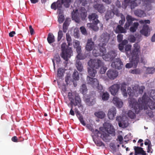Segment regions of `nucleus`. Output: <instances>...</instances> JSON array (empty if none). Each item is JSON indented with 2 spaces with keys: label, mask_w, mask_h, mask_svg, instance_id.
Listing matches in <instances>:
<instances>
[{
  "label": "nucleus",
  "mask_w": 155,
  "mask_h": 155,
  "mask_svg": "<svg viewBox=\"0 0 155 155\" xmlns=\"http://www.w3.org/2000/svg\"><path fill=\"white\" fill-rule=\"evenodd\" d=\"M144 89V87H139L138 85L133 87L132 89L130 87H128L129 105L132 110L136 113H138L140 110L143 109L144 110L147 109L148 107L151 110L155 109V103L148 97L146 94H145L142 98L138 100V102L134 98H131L134 95L137 97L138 94H142Z\"/></svg>",
  "instance_id": "1"
},
{
  "label": "nucleus",
  "mask_w": 155,
  "mask_h": 155,
  "mask_svg": "<svg viewBox=\"0 0 155 155\" xmlns=\"http://www.w3.org/2000/svg\"><path fill=\"white\" fill-rule=\"evenodd\" d=\"M110 38V35L107 33H104L100 36L99 45V50L97 47H95L93 51V55L95 57L102 56L103 58L105 61H110L115 58L117 54L115 51H111L109 53L105 54V49L104 47L106 46Z\"/></svg>",
  "instance_id": "2"
},
{
  "label": "nucleus",
  "mask_w": 155,
  "mask_h": 155,
  "mask_svg": "<svg viewBox=\"0 0 155 155\" xmlns=\"http://www.w3.org/2000/svg\"><path fill=\"white\" fill-rule=\"evenodd\" d=\"M100 132L97 130L93 131L92 136L93 141L95 144L98 146H104L103 143L100 140H97L95 139L96 137L99 136L101 134V137L105 141H107L109 140L108 134L114 135L115 131L113 126L110 124L108 123H105L103 125V127L100 128Z\"/></svg>",
  "instance_id": "3"
},
{
  "label": "nucleus",
  "mask_w": 155,
  "mask_h": 155,
  "mask_svg": "<svg viewBox=\"0 0 155 155\" xmlns=\"http://www.w3.org/2000/svg\"><path fill=\"white\" fill-rule=\"evenodd\" d=\"M71 1V0H58L56 2H54L52 4L51 6L52 9L54 10L56 9H58V13L59 14L58 21L59 23H62L64 20V17L62 14L63 10L61 7L62 3L65 7L68 8L69 6V3Z\"/></svg>",
  "instance_id": "4"
},
{
  "label": "nucleus",
  "mask_w": 155,
  "mask_h": 155,
  "mask_svg": "<svg viewBox=\"0 0 155 155\" xmlns=\"http://www.w3.org/2000/svg\"><path fill=\"white\" fill-rule=\"evenodd\" d=\"M140 1L143 2L145 10L148 11L151 9V0H135L133 1L131 0H125L122 3V7L125 8L127 5H130L132 9L140 4Z\"/></svg>",
  "instance_id": "5"
},
{
  "label": "nucleus",
  "mask_w": 155,
  "mask_h": 155,
  "mask_svg": "<svg viewBox=\"0 0 155 155\" xmlns=\"http://www.w3.org/2000/svg\"><path fill=\"white\" fill-rule=\"evenodd\" d=\"M127 21L124 25V28L122 27L120 25H118L114 29L115 32L116 33H125L127 32L126 29H128L129 26L131 25L133 21L134 20L135 18L129 15H127L126 17Z\"/></svg>",
  "instance_id": "6"
},
{
  "label": "nucleus",
  "mask_w": 155,
  "mask_h": 155,
  "mask_svg": "<svg viewBox=\"0 0 155 155\" xmlns=\"http://www.w3.org/2000/svg\"><path fill=\"white\" fill-rule=\"evenodd\" d=\"M66 47L67 45L65 43H63L61 44L62 52L61 54V56L65 61H67L73 55V54L71 48L68 47L66 49Z\"/></svg>",
  "instance_id": "7"
},
{
  "label": "nucleus",
  "mask_w": 155,
  "mask_h": 155,
  "mask_svg": "<svg viewBox=\"0 0 155 155\" xmlns=\"http://www.w3.org/2000/svg\"><path fill=\"white\" fill-rule=\"evenodd\" d=\"M88 18L91 21H92V23L87 24V27L94 31H97L98 27L97 26V25L99 22V21L97 19V15L95 14H92L89 15Z\"/></svg>",
  "instance_id": "8"
},
{
  "label": "nucleus",
  "mask_w": 155,
  "mask_h": 155,
  "mask_svg": "<svg viewBox=\"0 0 155 155\" xmlns=\"http://www.w3.org/2000/svg\"><path fill=\"white\" fill-rule=\"evenodd\" d=\"M68 96L71 104L78 106V108H79L80 109L81 108L82 110V107L81 104V101L79 95L78 94H76L75 96L74 100L73 99L74 96L72 93H69Z\"/></svg>",
  "instance_id": "9"
},
{
  "label": "nucleus",
  "mask_w": 155,
  "mask_h": 155,
  "mask_svg": "<svg viewBox=\"0 0 155 155\" xmlns=\"http://www.w3.org/2000/svg\"><path fill=\"white\" fill-rule=\"evenodd\" d=\"M140 46L137 43H136L134 45V48L132 51V53H130L132 55V57L135 59L134 64H136L138 62L139 55L140 54Z\"/></svg>",
  "instance_id": "10"
},
{
  "label": "nucleus",
  "mask_w": 155,
  "mask_h": 155,
  "mask_svg": "<svg viewBox=\"0 0 155 155\" xmlns=\"http://www.w3.org/2000/svg\"><path fill=\"white\" fill-rule=\"evenodd\" d=\"M139 23L142 24L144 25L143 29L140 31V33L145 36H147L150 35V29L146 24H149L150 21L149 20H141L139 21Z\"/></svg>",
  "instance_id": "11"
},
{
  "label": "nucleus",
  "mask_w": 155,
  "mask_h": 155,
  "mask_svg": "<svg viewBox=\"0 0 155 155\" xmlns=\"http://www.w3.org/2000/svg\"><path fill=\"white\" fill-rule=\"evenodd\" d=\"M87 83L94 88L97 89L101 91H102L103 90L102 86L99 84L98 81L96 78H91L88 76L87 77Z\"/></svg>",
  "instance_id": "12"
},
{
  "label": "nucleus",
  "mask_w": 155,
  "mask_h": 155,
  "mask_svg": "<svg viewBox=\"0 0 155 155\" xmlns=\"http://www.w3.org/2000/svg\"><path fill=\"white\" fill-rule=\"evenodd\" d=\"M88 65L90 67L93 68L94 69H97L103 65V62L97 58L94 59H91L88 62Z\"/></svg>",
  "instance_id": "13"
},
{
  "label": "nucleus",
  "mask_w": 155,
  "mask_h": 155,
  "mask_svg": "<svg viewBox=\"0 0 155 155\" xmlns=\"http://www.w3.org/2000/svg\"><path fill=\"white\" fill-rule=\"evenodd\" d=\"M116 120L118 122V125L120 127L125 128L128 125L127 119L125 116H117L116 118Z\"/></svg>",
  "instance_id": "14"
},
{
  "label": "nucleus",
  "mask_w": 155,
  "mask_h": 155,
  "mask_svg": "<svg viewBox=\"0 0 155 155\" xmlns=\"http://www.w3.org/2000/svg\"><path fill=\"white\" fill-rule=\"evenodd\" d=\"M114 11H108L106 14L105 18L106 20L111 18L114 16V15H115L117 16H119V14L118 11L116 9H115L114 8Z\"/></svg>",
  "instance_id": "15"
},
{
  "label": "nucleus",
  "mask_w": 155,
  "mask_h": 155,
  "mask_svg": "<svg viewBox=\"0 0 155 155\" xmlns=\"http://www.w3.org/2000/svg\"><path fill=\"white\" fill-rule=\"evenodd\" d=\"M107 77L110 79L114 80L118 75V72L114 69H110L107 73Z\"/></svg>",
  "instance_id": "16"
},
{
  "label": "nucleus",
  "mask_w": 155,
  "mask_h": 155,
  "mask_svg": "<svg viewBox=\"0 0 155 155\" xmlns=\"http://www.w3.org/2000/svg\"><path fill=\"white\" fill-rule=\"evenodd\" d=\"M120 86L119 84H116L109 88V91L112 95L114 96L117 94L120 88Z\"/></svg>",
  "instance_id": "17"
},
{
  "label": "nucleus",
  "mask_w": 155,
  "mask_h": 155,
  "mask_svg": "<svg viewBox=\"0 0 155 155\" xmlns=\"http://www.w3.org/2000/svg\"><path fill=\"white\" fill-rule=\"evenodd\" d=\"M113 103L117 107L120 108L123 105V102L119 98L114 97L112 101Z\"/></svg>",
  "instance_id": "18"
},
{
  "label": "nucleus",
  "mask_w": 155,
  "mask_h": 155,
  "mask_svg": "<svg viewBox=\"0 0 155 155\" xmlns=\"http://www.w3.org/2000/svg\"><path fill=\"white\" fill-rule=\"evenodd\" d=\"M117 113L116 109L115 107H112L108 110L107 116L110 120H113Z\"/></svg>",
  "instance_id": "19"
},
{
  "label": "nucleus",
  "mask_w": 155,
  "mask_h": 155,
  "mask_svg": "<svg viewBox=\"0 0 155 155\" xmlns=\"http://www.w3.org/2000/svg\"><path fill=\"white\" fill-rule=\"evenodd\" d=\"M123 65L122 63L119 59H115L112 63L111 66L113 67L118 69H120Z\"/></svg>",
  "instance_id": "20"
},
{
  "label": "nucleus",
  "mask_w": 155,
  "mask_h": 155,
  "mask_svg": "<svg viewBox=\"0 0 155 155\" xmlns=\"http://www.w3.org/2000/svg\"><path fill=\"white\" fill-rule=\"evenodd\" d=\"M72 20H74L76 22H78L79 20L80 15L78 13V10L77 9L73 10V11L72 12Z\"/></svg>",
  "instance_id": "21"
},
{
  "label": "nucleus",
  "mask_w": 155,
  "mask_h": 155,
  "mask_svg": "<svg viewBox=\"0 0 155 155\" xmlns=\"http://www.w3.org/2000/svg\"><path fill=\"white\" fill-rule=\"evenodd\" d=\"M130 63H127L126 65V67L127 68H130L132 67H136L137 64L138 62L135 64H134V60L135 59L131 57H129Z\"/></svg>",
  "instance_id": "22"
},
{
  "label": "nucleus",
  "mask_w": 155,
  "mask_h": 155,
  "mask_svg": "<svg viewBox=\"0 0 155 155\" xmlns=\"http://www.w3.org/2000/svg\"><path fill=\"white\" fill-rule=\"evenodd\" d=\"M126 88L127 84L124 82L122 83L121 85L120 90L122 94L124 97H127V95Z\"/></svg>",
  "instance_id": "23"
},
{
  "label": "nucleus",
  "mask_w": 155,
  "mask_h": 155,
  "mask_svg": "<svg viewBox=\"0 0 155 155\" xmlns=\"http://www.w3.org/2000/svg\"><path fill=\"white\" fill-rule=\"evenodd\" d=\"M94 47V43L92 41L91 39H88L85 47L86 50L88 51H91L93 49Z\"/></svg>",
  "instance_id": "24"
},
{
  "label": "nucleus",
  "mask_w": 155,
  "mask_h": 155,
  "mask_svg": "<svg viewBox=\"0 0 155 155\" xmlns=\"http://www.w3.org/2000/svg\"><path fill=\"white\" fill-rule=\"evenodd\" d=\"M135 15L137 16L143 18L146 16V14L144 11L141 10H137L134 12Z\"/></svg>",
  "instance_id": "25"
},
{
  "label": "nucleus",
  "mask_w": 155,
  "mask_h": 155,
  "mask_svg": "<svg viewBox=\"0 0 155 155\" xmlns=\"http://www.w3.org/2000/svg\"><path fill=\"white\" fill-rule=\"evenodd\" d=\"M134 149L135 150L136 155L139 153H140L143 155H146V153L143 150L142 148L138 147H134Z\"/></svg>",
  "instance_id": "26"
},
{
  "label": "nucleus",
  "mask_w": 155,
  "mask_h": 155,
  "mask_svg": "<svg viewBox=\"0 0 155 155\" xmlns=\"http://www.w3.org/2000/svg\"><path fill=\"white\" fill-rule=\"evenodd\" d=\"M131 45H127L125 46V50L127 56L128 57H132V55L130 53H132L131 51Z\"/></svg>",
  "instance_id": "27"
},
{
  "label": "nucleus",
  "mask_w": 155,
  "mask_h": 155,
  "mask_svg": "<svg viewBox=\"0 0 155 155\" xmlns=\"http://www.w3.org/2000/svg\"><path fill=\"white\" fill-rule=\"evenodd\" d=\"M144 144L146 145H147V152L152 153L153 150L151 148V144L150 141L148 139H146L144 142Z\"/></svg>",
  "instance_id": "28"
},
{
  "label": "nucleus",
  "mask_w": 155,
  "mask_h": 155,
  "mask_svg": "<svg viewBox=\"0 0 155 155\" xmlns=\"http://www.w3.org/2000/svg\"><path fill=\"white\" fill-rule=\"evenodd\" d=\"M94 7L101 13L104 12L105 10L104 8L102 5L97 4L95 5H94Z\"/></svg>",
  "instance_id": "29"
},
{
  "label": "nucleus",
  "mask_w": 155,
  "mask_h": 155,
  "mask_svg": "<svg viewBox=\"0 0 155 155\" xmlns=\"http://www.w3.org/2000/svg\"><path fill=\"white\" fill-rule=\"evenodd\" d=\"M70 18H66L65 21L63 24V29L64 32L65 33L67 31L68 29V27L69 24V21H70Z\"/></svg>",
  "instance_id": "30"
},
{
  "label": "nucleus",
  "mask_w": 155,
  "mask_h": 155,
  "mask_svg": "<svg viewBox=\"0 0 155 155\" xmlns=\"http://www.w3.org/2000/svg\"><path fill=\"white\" fill-rule=\"evenodd\" d=\"M75 112L76 113V115L78 118L81 123L83 125L85 126L86 125V124L84 120L83 117L80 113H79V111L77 110L75 111Z\"/></svg>",
  "instance_id": "31"
},
{
  "label": "nucleus",
  "mask_w": 155,
  "mask_h": 155,
  "mask_svg": "<svg viewBox=\"0 0 155 155\" xmlns=\"http://www.w3.org/2000/svg\"><path fill=\"white\" fill-rule=\"evenodd\" d=\"M74 47L76 48L77 53H79L81 50V47L80 46V42L78 41L75 40L74 41Z\"/></svg>",
  "instance_id": "32"
},
{
  "label": "nucleus",
  "mask_w": 155,
  "mask_h": 155,
  "mask_svg": "<svg viewBox=\"0 0 155 155\" xmlns=\"http://www.w3.org/2000/svg\"><path fill=\"white\" fill-rule=\"evenodd\" d=\"M48 42L51 44L55 41L54 36L52 33H49L47 38Z\"/></svg>",
  "instance_id": "33"
},
{
  "label": "nucleus",
  "mask_w": 155,
  "mask_h": 155,
  "mask_svg": "<svg viewBox=\"0 0 155 155\" xmlns=\"http://www.w3.org/2000/svg\"><path fill=\"white\" fill-rule=\"evenodd\" d=\"M96 73V71L93 68H91L89 67L88 68V73L89 75L94 77Z\"/></svg>",
  "instance_id": "34"
},
{
  "label": "nucleus",
  "mask_w": 155,
  "mask_h": 155,
  "mask_svg": "<svg viewBox=\"0 0 155 155\" xmlns=\"http://www.w3.org/2000/svg\"><path fill=\"white\" fill-rule=\"evenodd\" d=\"M139 25V24L138 22H134L130 28V30L131 32H135Z\"/></svg>",
  "instance_id": "35"
},
{
  "label": "nucleus",
  "mask_w": 155,
  "mask_h": 155,
  "mask_svg": "<svg viewBox=\"0 0 155 155\" xmlns=\"http://www.w3.org/2000/svg\"><path fill=\"white\" fill-rule=\"evenodd\" d=\"M94 115L98 118L102 119L104 118L105 116V113L102 111H98L95 112Z\"/></svg>",
  "instance_id": "36"
},
{
  "label": "nucleus",
  "mask_w": 155,
  "mask_h": 155,
  "mask_svg": "<svg viewBox=\"0 0 155 155\" xmlns=\"http://www.w3.org/2000/svg\"><path fill=\"white\" fill-rule=\"evenodd\" d=\"M76 66L77 69L80 71H81L83 69V67L81 62L79 60H76Z\"/></svg>",
  "instance_id": "37"
},
{
  "label": "nucleus",
  "mask_w": 155,
  "mask_h": 155,
  "mask_svg": "<svg viewBox=\"0 0 155 155\" xmlns=\"http://www.w3.org/2000/svg\"><path fill=\"white\" fill-rule=\"evenodd\" d=\"M101 97L102 100L104 101L108 100L109 97V95L107 92H103L101 94Z\"/></svg>",
  "instance_id": "38"
},
{
  "label": "nucleus",
  "mask_w": 155,
  "mask_h": 155,
  "mask_svg": "<svg viewBox=\"0 0 155 155\" xmlns=\"http://www.w3.org/2000/svg\"><path fill=\"white\" fill-rule=\"evenodd\" d=\"M87 88L85 84H83L82 85L81 87L80 91L83 94L86 93L87 91Z\"/></svg>",
  "instance_id": "39"
},
{
  "label": "nucleus",
  "mask_w": 155,
  "mask_h": 155,
  "mask_svg": "<svg viewBox=\"0 0 155 155\" xmlns=\"http://www.w3.org/2000/svg\"><path fill=\"white\" fill-rule=\"evenodd\" d=\"M65 70L61 68H59L58 70V76L59 77H62L64 72Z\"/></svg>",
  "instance_id": "40"
},
{
  "label": "nucleus",
  "mask_w": 155,
  "mask_h": 155,
  "mask_svg": "<svg viewBox=\"0 0 155 155\" xmlns=\"http://www.w3.org/2000/svg\"><path fill=\"white\" fill-rule=\"evenodd\" d=\"M85 101L89 105H92L94 104L95 102V100L92 97H90L89 99H87Z\"/></svg>",
  "instance_id": "41"
},
{
  "label": "nucleus",
  "mask_w": 155,
  "mask_h": 155,
  "mask_svg": "<svg viewBox=\"0 0 155 155\" xmlns=\"http://www.w3.org/2000/svg\"><path fill=\"white\" fill-rule=\"evenodd\" d=\"M81 51L79 53H77L78 55L76 58L77 60H83L85 59V58H86L85 56L83 55L81 53Z\"/></svg>",
  "instance_id": "42"
},
{
  "label": "nucleus",
  "mask_w": 155,
  "mask_h": 155,
  "mask_svg": "<svg viewBox=\"0 0 155 155\" xmlns=\"http://www.w3.org/2000/svg\"><path fill=\"white\" fill-rule=\"evenodd\" d=\"M73 78L75 80H78L79 79V74L78 72L76 71H74L73 75Z\"/></svg>",
  "instance_id": "43"
},
{
  "label": "nucleus",
  "mask_w": 155,
  "mask_h": 155,
  "mask_svg": "<svg viewBox=\"0 0 155 155\" xmlns=\"http://www.w3.org/2000/svg\"><path fill=\"white\" fill-rule=\"evenodd\" d=\"M127 114L128 116L131 118H134L135 116L134 113L131 110H129L128 111Z\"/></svg>",
  "instance_id": "44"
},
{
  "label": "nucleus",
  "mask_w": 155,
  "mask_h": 155,
  "mask_svg": "<svg viewBox=\"0 0 155 155\" xmlns=\"http://www.w3.org/2000/svg\"><path fill=\"white\" fill-rule=\"evenodd\" d=\"M60 58L59 57V56H58V57H57L56 59L54 58L52 60V62L53 63L54 68V69H55V62H56L58 64V63H59V62H60Z\"/></svg>",
  "instance_id": "45"
},
{
  "label": "nucleus",
  "mask_w": 155,
  "mask_h": 155,
  "mask_svg": "<svg viewBox=\"0 0 155 155\" xmlns=\"http://www.w3.org/2000/svg\"><path fill=\"white\" fill-rule=\"evenodd\" d=\"M120 15L121 20L119 21V23L120 25H123L124 24L125 21V18L124 16L122 14H120Z\"/></svg>",
  "instance_id": "46"
},
{
  "label": "nucleus",
  "mask_w": 155,
  "mask_h": 155,
  "mask_svg": "<svg viewBox=\"0 0 155 155\" xmlns=\"http://www.w3.org/2000/svg\"><path fill=\"white\" fill-rule=\"evenodd\" d=\"M147 72L148 74H152L154 72V68L153 67L148 68L147 69Z\"/></svg>",
  "instance_id": "47"
},
{
  "label": "nucleus",
  "mask_w": 155,
  "mask_h": 155,
  "mask_svg": "<svg viewBox=\"0 0 155 155\" xmlns=\"http://www.w3.org/2000/svg\"><path fill=\"white\" fill-rule=\"evenodd\" d=\"M74 35L76 38H78L79 37V31L78 28H75L74 30Z\"/></svg>",
  "instance_id": "48"
},
{
  "label": "nucleus",
  "mask_w": 155,
  "mask_h": 155,
  "mask_svg": "<svg viewBox=\"0 0 155 155\" xmlns=\"http://www.w3.org/2000/svg\"><path fill=\"white\" fill-rule=\"evenodd\" d=\"M63 36V33L62 31L60 30L58 33V41H60L62 38Z\"/></svg>",
  "instance_id": "49"
},
{
  "label": "nucleus",
  "mask_w": 155,
  "mask_h": 155,
  "mask_svg": "<svg viewBox=\"0 0 155 155\" xmlns=\"http://www.w3.org/2000/svg\"><path fill=\"white\" fill-rule=\"evenodd\" d=\"M66 39L68 42V45L70 46L71 45V39L69 35L68 34H66Z\"/></svg>",
  "instance_id": "50"
},
{
  "label": "nucleus",
  "mask_w": 155,
  "mask_h": 155,
  "mask_svg": "<svg viewBox=\"0 0 155 155\" xmlns=\"http://www.w3.org/2000/svg\"><path fill=\"white\" fill-rule=\"evenodd\" d=\"M130 73L134 74H138L140 73V70L136 69L133 70H130Z\"/></svg>",
  "instance_id": "51"
},
{
  "label": "nucleus",
  "mask_w": 155,
  "mask_h": 155,
  "mask_svg": "<svg viewBox=\"0 0 155 155\" xmlns=\"http://www.w3.org/2000/svg\"><path fill=\"white\" fill-rule=\"evenodd\" d=\"M128 39L130 41L134 42L136 40V38L134 36L131 35L129 37Z\"/></svg>",
  "instance_id": "52"
},
{
  "label": "nucleus",
  "mask_w": 155,
  "mask_h": 155,
  "mask_svg": "<svg viewBox=\"0 0 155 155\" xmlns=\"http://www.w3.org/2000/svg\"><path fill=\"white\" fill-rule=\"evenodd\" d=\"M80 29L81 32L84 35L87 34V32L85 28L83 26L81 27Z\"/></svg>",
  "instance_id": "53"
},
{
  "label": "nucleus",
  "mask_w": 155,
  "mask_h": 155,
  "mask_svg": "<svg viewBox=\"0 0 155 155\" xmlns=\"http://www.w3.org/2000/svg\"><path fill=\"white\" fill-rule=\"evenodd\" d=\"M107 69L106 67L103 66L101 68L100 71V72L101 74H104Z\"/></svg>",
  "instance_id": "54"
},
{
  "label": "nucleus",
  "mask_w": 155,
  "mask_h": 155,
  "mask_svg": "<svg viewBox=\"0 0 155 155\" xmlns=\"http://www.w3.org/2000/svg\"><path fill=\"white\" fill-rule=\"evenodd\" d=\"M150 96L151 97L155 100V91L152 90L150 92Z\"/></svg>",
  "instance_id": "55"
},
{
  "label": "nucleus",
  "mask_w": 155,
  "mask_h": 155,
  "mask_svg": "<svg viewBox=\"0 0 155 155\" xmlns=\"http://www.w3.org/2000/svg\"><path fill=\"white\" fill-rule=\"evenodd\" d=\"M123 38V35L122 34H119L117 36V41L119 42H121Z\"/></svg>",
  "instance_id": "56"
},
{
  "label": "nucleus",
  "mask_w": 155,
  "mask_h": 155,
  "mask_svg": "<svg viewBox=\"0 0 155 155\" xmlns=\"http://www.w3.org/2000/svg\"><path fill=\"white\" fill-rule=\"evenodd\" d=\"M80 15L82 19H84L86 16V14L85 11H84L83 12L81 13Z\"/></svg>",
  "instance_id": "57"
},
{
  "label": "nucleus",
  "mask_w": 155,
  "mask_h": 155,
  "mask_svg": "<svg viewBox=\"0 0 155 155\" xmlns=\"http://www.w3.org/2000/svg\"><path fill=\"white\" fill-rule=\"evenodd\" d=\"M117 140L120 142V143H121L123 141V138L122 137L121 135H119L118 136L117 139Z\"/></svg>",
  "instance_id": "58"
},
{
  "label": "nucleus",
  "mask_w": 155,
  "mask_h": 155,
  "mask_svg": "<svg viewBox=\"0 0 155 155\" xmlns=\"http://www.w3.org/2000/svg\"><path fill=\"white\" fill-rule=\"evenodd\" d=\"M124 45L120 43L119 44V48L120 50L121 51H123L124 50Z\"/></svg>",
  "instance_id": "59"
},
{
  "label": "nucleus",
  "mask_w": 155,
  "mask_h": 155,
  "mask_svg": "<svg viewBox=\"0 0 155 155\" xmlns=\"http://www.w3.org/2000/svg\"><path fill=\"white\" fill-rule=\"evenodd\" d=\"M29 29L31 35H33L34 34V30L32 28L31 25H30L29 26Z\"/></svg>",
  "instance_id": "60"
},
{
  "label": "nucleus",
  "mask_w": 155,
  "mask_h": 155,
  "mask_svg": "<svg viewBox=\"0 0 155 155\" xmlns=\"http://www.w3.org/2000/svg\"><path fill=\"white\" fill-rule=\"evenodd\" d=\"M15 34V31H12L10 32L9 34V35L10 37H12L14 36Z\"/></svg>",
  "instance_id": "61"
},
{
  "label": "nucleus",
  "mask_w": 155,
  "mask_h": 155,
  "mask_svg": "<svg viewBox=\"0 0 155 155\" xmlns=\"http://www.w3.org/2000/svg\"><path fill=\"white\" fill-rule=\"evenodd\" d=\"M86 127L90 130L93 131V129L91 125L90 124H87L86 125Z\"/></svg>",
  "instance_id": "62"
},
{
  "label": "nucleus",
  "mask_w": 155,
  "mask_h": 155,
  "mask_svg": "<svg viewBox=\"0 0 155 155\" xmlns=\"http://www.w3.org/2000/svg\"><path fill=\"white\" fill-rule=\"evenodd\" d=\"M17 138L16 136H14L12 138V140L15 142H17Z\"/></svg>",
  "instance_id": "63"
},
{
  "label": "nucleus",
  "mask_w": 155,
  "mask_h": 155,
  "mask_svg": "<svg viewBox=\"0 0 155 155\" xmlns=\"http://www.w3.org/2000/svg\"><path fill=\"white\" fill-rule=\"evenodd\" d=\"M69 77H67L65 78V81L67 84H69L70 83V81H69Z\"/></svg>",
  "instance_id": "64"
}]
</instances>
